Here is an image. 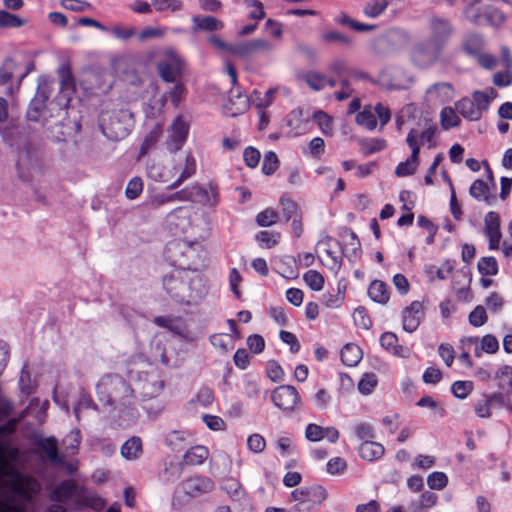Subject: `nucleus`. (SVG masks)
<instances>
[{"label":"nucleus","mask_w":512,"mask_h":512,"mask_svg":"<svg viewBox=\"0 0 512 512\" xmlns=\"http://www.w3.org/2000/svg\"><path fill=\"white\" fill-rule=\"evenodd\" d=\"M61 81L59 94L40 111V123L45 129L48 138L54 142L65 140L71 130L68 118V106L73 92V79L70 71L65 68L59 70Z\"/></svg>","instance_id":"nucleus-1"},{"label":"nucleus","mask_w":512,"mask_h":512,"mask_svg":"<svg viewBox=\"0 0 512 512\" xmlns=\"http://www.w3.org/2000/svg\"><path fill=\"white\" fill-rule=\"evenodd\" d=\"M18 422L19 419L12 418L0 425V476L8 478L10 489L15 494L29 500L33 481L12 465L19 458V450L11 446L9 437L15 432Z\"/></svg>","instance_id":"nucleus-2"},{"label":"nucleus","mask_w":512,"mask_h":512,"mask_svg":"<svg viewBox=\"0 0 512 512\" xmlns=\"http://www.w3.org/2000/svg\"><path fill=\"white\" fill-rule=\"evenodd\" d=\"M162 284L166 293L178 303L198 302L208 292L206 279L198 271L175 269L163 277Z\"/></svg>","instance_id":"nucleus-3"},{"label":"nucleus","mask_w":512,"mask_h":512,"mask_svg":"<svg viewBox=\"0 0 512 512\" xmlns=\"http://www.w3.org/2000/svg\"><path fill=\"white\" fill-rule=\"evenodd\" d=\"M133 124V114L126 109L103 112L99 120L103 135L111 141H119L128 136Z\"/></svg>","instance_id":"nucleus-4"},{"label":"nucleus","mask_w":512,"mask_h":512,"mask_svg":"<svg viewBox=\"0 0 512 512\" xmlns=\"http://www.w3.org/2000/svg\"><path fill=\"white\" fill-rule=\"evenodd\" d=\"M203 252L197 244H187L180 242L169 243L167 253L169 259L177 270H185L187 272L199 271V267L204 264V257L200 254Z\"/></svg>","instance_id":"nucleus-5"},{"label":"nucleus","mask_w":512,"mask_h":512,"mask_svg":"<svg viewBox=\"0 0 512 512\" xmlns=\"http://www.w3.org/2000/svg\"><path fill=\"white\" fill-rule=\"evenodd\" d=\"M444 49L428 38L416 40L409 51L412 64L420 69H428L435 65L442 57Z\"/></svg>","instance_id":"nucleus-6"},{"label":"nucleus","mask_w":512,"mask_h":512,"mask_svg":"<svg viewBox=\"0 0 512 512\" xmlns=\"http://www.w3.org/2000/svg\"><path fill=\"white\" fill-rule=\"evenodd\" d=\"M97 391L99 395L107 394L104 401L109 405L124 404V400L130 398L133 394L130 385L119 375H109L102 378L97 385Z\"/></svg>","instance_id":"nucleus-7"},{"label":"nucleus","mask_w":512,"mask_h":512,"mask_svg":"<svg viewBox=\"0 0 512 512\" xmlns=\"http://www.w3.org/2000/svg\"><path fill=\"white\" fill-rule=\"evenodd\" d=\"M55 84L56 82L53 78L47 76L39 77L36 94L31 100L26 113L29 121H40V111L47 105L45 103L49 99Z\"/></svg>","instance_id":"nucleus-8"},{"label":"nucleus","mask_w":512,"mask_h":512,"mask_svg":"<svg viewBox=\"0 0 512 512\" xmlns=\"http://www.w3.org/2000/svg\"><path fill=\"white\" fill-rule=\"evenodd\" d=\"M429 35L426 37L443 49L453 37L455 28L448 18L432 15L428 18Z\"/></svg>","instance_id":"nucleus-9"},{"label":"nucleus","mask_w":512,"mask_h":512,"mask_svg":"<svg viewBox=\"0 0 512 512\" xmlns=\"http://www.w3.org/2000/svg\"><path fill=\"white\" fill-rule=\"evenodd\" d=\"M271 399L276 407L285 413L295 412L300 405V396L294 386L280 385L271 394Z\"/></svg>","instance_id":"nucleus-10"},{"label":"nucleus","mask_w":512,"mask_h":512,"mask_svg":"<svg viewBox=\"0 0 512 512\" xmlns=\"http://www.w3.org/2000/svg\"><path fill=\"white\" fill-rule=\"evenodd\" d=\"M406 34L400 29H390L375 40V50L379 54H389L401 47Z\"/></svg>","instance_id":"nucleus-11"},{"label":"nucleus","mask_w":512,"mask_h":512,"mask_svg":"<svg viewBox=\"0 0 512 512\" xmlns=\"http://www.w3.org/2000/svg\"><path fill=\"white\" fill-rule=\"evenodd\" d=\"M272 44L264 39H253L246 42L234 44L233 54L248 59L259 53H268L272 50Z\"/></svg>","instance_id":"nucleus-12"},{"label":"nucleus","mask_w":512,"mask_h":512,"mask_svg":"<svg viewBox=\"0 0 512 512\" xmlns=\"http://www.w3.org/2000/svg\"><path fill=\"white\" fill-rule=\"evenodd\" d=\"M214 487V482L207 476L190 477L182 483L183 491L191 497L209 493Z\"/></svg>","instance_id":"nucleus-13"},{"label":"nucleus","mask_w":512,"mask_h":512,"mask_svg":"<svg viewBox=\"0 0 512 512\" xmlns=\"http://www.w3.org/2000/svg\"><path fill=\"white\" fill-rule=\"evenodd\" d=\"M188 131V123L184 121L181 116H178L170 127L171 143L168 144V149L170 152L175 153L181 149L182 145L187 139Z\"/></svg>","instance_id":"nucleus-14"},{"label":"nucleus","mask_w":512,"mask_h":512,"mask_svg":"<svg viewBox=\"0 0 512 512\" xmlns=\"http://www.w3.org/2000/svg\"><path fill=\"white\" fill-rule=\"evenodd\" d=\"M423 315L422 304L419 301H413L402 312L403 329L408 333L414 332L419 327Z\"/></svg>","instance_id":"nucleus-15"},{"label":"nucleus","mask_w":512,"mask_h":512,"mask_svg":"<svg viewBox=\"0 0 512 512\" xmlns=\"http://www.w3.org/2000/svg\"><path fill=\"white\" fill-rule=\"evenodd\" d=\"M41 160V152L38 148L33 147L30 144H27L23 147V149L19 153V158L17 161V167L27 168V169H37L39 167V163Z\"/></svg>","instance_id":"nucleus-16"},{"label":"nucleus","mask_w":512,"mask_h":512,"mask_svg":"<svg viewBox=\"0 0 512 512\" xmlns=\"http://www.w3.org/2000/svg\"><path fill=\"white\" fill-rule=\"evenodd\" d=\"M291 496H301L315 507L320 505L327 498V491L320 485H313L307 488L295 489Z\"/></svg>","instance_id":"nucleus-17"},{"label":"nucleus","mask_w":512,"mask_h":512,"mask_svg":"<svg viewBox=\"0 0 512 512\" xmlns=\"http://www.w3.org/2000/svg\"><path fill=\"white\" fill-rule=\"evenodd\" d=\"M193 27L192 30L194 32L205 31V32H214L222 30L224 27V23L217 19L214 16L206 15H195L192 17Z\"/></svg>","instance_id":"nucleus-18"},{"label":"nucleus","mask_w":512,"mask_h":512,"mask_svg":"<svg viewBox=\"0 0 512 512\" xmlns=\"http://www.w3.org/2000/svg\"><path fill=\"white\" fill-rule=\"evenodd\" d=\"M484 39L479 33H468L464 35L461 42V50L470 57L479 56L484 48Z\"/></svg>","instance_id":"nucleus-19"},{"label":"nucleus","mask_w":512,"mask_h":512,"mask_svg":"<svg viewBox=\"0 0 512 512\" xmlns=\"http://www.w3.org/2000/svg\"><path fill=\"white\" fill-rule=\"evenodd\" d=\"M37 447L43 451L47 459L53 464H62L63 460L59 456L58 441L55 437L40 438L36 442Z\"/></svg>","instance_id":"nucleus-20"},{"label":"nucleus","mask_w":512,"mask_h":512,"mask_svg":"<svg viewBox=\"0 0 512 512\" xmlns=\"http://www.w3.org/2000/svg\"><path fill=\"white\" fill-rule=\"evenodd\" d=\"M418 126L423 127V131L418 133L419 144L424 145L427 143L428 148H434L437 145L436 142V133L438 128L432 121L428 118H424L422 121L418 122Z\"/></svg>","instance_id":"nucleus-21"},{"label":"nucleus","mask_w":512,"mask_h":512,"mask_svg":"<svg viewBox=\"0 0 512 512\" xmlns=\"http://www.w3.org/2000/svg\"><path fill=\"white\" fill-rule=\"evenodd\" d=\"M359 455L366 461H374L381 458L385 452L382 444L375 441H364L358 448Z\"/></svg>","instance_id":"nucleus-22"},{"label":"nucleus","mask_w":512,"mask_h":512,"mask_svg":"<svg viewBox=\"0 0 512 512\" xmlns=\"http://www.w3.org/2000/svg\"><path fill=\"white\" fill-rule=\"evenodd\" d=\"M139 384L144 398L156 397L161 393L164 387V382L155 375H147Z\"/></svg>","instance_id":"nucleus-23"},{"label":"nucleus","mask_w":512,"mask_h":512,"mask_svg":"<svg viewBox=\"0 0 512 512\" xmlns=\"http://www.w3.org/2000/svg\"><path fill=\"white\" fill-rule=\"evenodd\" d=\"M340 356L344 365L354 367L361 361L363 353L358 345L347 343L341 349Z\"/></svg>","instance_id":"nucleus-24"},{"label":"nucleus","mask_w":512,"mask_h":512,"mask_svg":"<svg viewBox=\"0 0 512 512\" xmlns=\"http://www.w3.org/2000/svg\"><path fill=\"white\" fill-rule=\"evenodd\" d=\"M75 491V483L70 480H65L55 486L50 495V499L56 502H66L73 496Z\"/></svg>","instance_id":"nucleus-25"},{"label":"nucleus","mask_w":512,"mask_h":512,"mask_svg":"<svg viewBox=\"0 0 512 512\" xmlns=\"http://www.w3.org/2000/svg\"><path fill=\"white\" fill-rule=\"evenodd\" d=\"M209 456V450L202 445H196L188 449L183 455V462L186 465H201Z\"/></svg>","instance_id":"nucleus-26"},{"label":"nucleus","mask_w":512,"mask_h":512,"mask_svg":"<svg viewBox=\"0 0 512 512\" xmlns=\"http://www.w3.org/2000/svg\"><path fill=\"white\" fill-rule=\"evenodd\" d=\"M455 106L457 112L469 121H477L482 117L480 110L475 106V102L470 98H462Z\"/></svg>","instance_id":"nucleus-27"},{"label":"nucleus","mask_w":512,"mask_h":512,"mask_svg":"<svg viewBox=\"0 0 512 512\" xmlns=\"http://www.w3.org/2000/svg\"><path fill=\"white\" fill-rule=\"evenodd\" d=\"M370 299L376 303L385 305L389 301V292L386 284L380 280H374L368 287Z\"/></svg>","instance_id":"nucleus-28"},{"label":"nucleus","mask_w":512,"mask_h":512,"mask_svg":"<svg viewBox=\"0 0 512 512\" xmlns=\"http://www.w3.org/2000/svg\"><path fill=\"white\" fill-rule=\"evenodd\" d=\"M142 452V440L138 436H132L121 446V455L127 460L137 459Z\"/></svg>","instance_id":"nucleus-29"},{"label":"nucleus","mask_w":512,"mask_h":512,"mask_svg":"<svg viewBox=\"0 0 512 512\" xmlns=\"http://www.w3.org/2000/svg\"><path fill=\"white\" fill-rule=\"evenodd\" d=\"M207 195V191L198 184L186 187L182 190L176 191L170 194L171 202L173 201H193L195 196L204 197Z\"/></svg>","instance_id":"nucleus-30"},{"label":"nucleus","mask_w":512,"mask_h":512,"mask_svg":"<svg viewBox=\"0 0 512 512\" xmlns=\"http://www.w3.org/2000/svg\"><path fill=\"white\" fill-rule=\"evenodd\" d=\"M469 194L477 201L491 203L490 188L486 181L476 179L469 188Z\"/></svg>","instance_id":"nucleus-31"},{"label":"nucleus","mask_w":512,"mask_h":512,"mask_svg":"<svg viewBox=\"0 0 512 512\" xmlns=\"http://www.w3.org/2000/svg\"><path fill=\"white\" fill-rule=\"evenodd\" d=\"M497 92L493 88H489L487 91H475L472 95V100L475 102V106L480 110L481 115L484 111H487L491 101L496 97Z\"/></svg>","instance_id":"nucleus-32"},{"label":"nucleus","mask_w":512,"mask_h":512,"mask_svg":"<svg viewBox=\"0 0 512 512\" xmlns=\"http://www.w3.org/2000/svg\"><path fill=\"white\" fill-rule=\"evenodd\" d=\"M221 488L233 501H241L245 497V491L241 483L235 478H228L224 480Z\"/></svg>","instance_id":"nucleus-33"},{"label":"nucleus","mask_w":512,"mask_h":512,"mask_svg":"<svg viewBox=\"0 0 512 512\" xmlns=\"http://www.w3.org/2000/svg\"><path fill=\"white\" fill-rule=\"evenodd\" d=\"M484 224L486 236H502L500 230V216L497 212H488L485 215Z\"/></svg>","instance_id":"nucleus-34"},{"label":"nucleus","mask_w":512,"mask_h":512,"mask_svg":"<svg viewBox=\"0 0 512 512\" xmlns=\"http://www.w3.org/2000/svg\"><path fill=\"white\" fill-rule=\"evenodd\" d=\"M302 116L303 112L302 109L297 108L292 110L287 116H286V124L290 128V136H298L301 132V126H302Z\"/></svg>","instance_id":"nucleus-35"},{"label":"nucleus","mask_w":512,"mask_h":512,"mask_svg":"<svg viewBox=\"0 0 512 512\" xmlns=\"http://www.w3.org/2000/svg\"><path fill=\"white\" fill-rule=\"evenodd\" d=\"M162 134V126L160 124L155 125V127L145 136L141 147H140V156H144L147 152L155 146L158 142L160 136Z\"/></svg>","instance_id":"nucleus-36"},{"label":"nucleus","mask_w":512,"mask_h":512,"mask_svg":"<svg viewBox=\"0 0 512 512\" xmlns=\"http://www.w3.org/2000/svg\"><path fill=\"white\" fill-rule=\"evenodd\" d=\"M496 378L499 380L498 388L506 393H512V367L504 365L497 373Z\"/></svg>","instance_id":"nucleus-37"},{"label":"nucleus","mask_w":512,"mask_h":512,"mask_svg":"<svg viewBox=\"0 0 512 512\" xmlns=\"http://www.w3.org/2000/svg\"><path fill=\"white\" fill-rule=\"evenodd\" d=\"M388 0H371L363 8V14L369 18L380 16L387 8Z\"/></svg>","instance_id":"nucleus-38"},{"label":"nucleus","mask_w":512,"mask_h":512,"mask_svg":"<svg viewBox=\"0 0 512 512\" xmlns=\"http://www.w3.org/2000/svg\"><path fill=\"white\" fill-rule=\"evenodd\" d=\"M356 122L358 125L365 127L368 130L376 128L377 121L370 106H366L363 111L356 115Z\"/></svg>","instance_id":"nucleus-39"},{"label":"nucleus","mask_w":512,"mask_h":512,"mask_svg":"<svg viewBox=\"0 0 512 512\" xmlns=\"http://www.w3.org/2000/svg\"><path fill=\"white\" fill-rule=\"evenodd\" d=\"M189 433L183 430H172L165 436V444L172 448L176 449L183 445L188 439Z\"/></svg>","instance_id":"nucleus-40"},{"label":"nucleus","mask_w":512,"mask_h":512,"mask_svg":"<svg viewBox=\"0 0 512 512\" xmlns=\"http://www.w3.org/2000/svg\"><path fill=\"white\" fill-rule=\"evenodd\" d=\"M313 119L317 121L323 134L329 136L333 134V120L324 111H315L313 113Z\"/></svg>","instance_id":"nucleus-41"},{"label":"nucleus","mask_w":512,"mask_h":512,"mask_svg":"<svg viewBox=\"0 0 512 512\" xmlns=\"http://www.w3.org/2000/svg\"><path fill=\"white\" fill-rule=\"evenodd\" d=\"M418 131L415 128H412L407 137L406 143L411 149V155L409 157L410 161L419 164V154H420V144L418 143Z\"/></svg>","instance_id":"nucleus-42"},{"label":"nucleus","mask_w":512,"mask_h":512,"mask_svg":"<svg viewBox=\"0 0 512 512\" xmlns=\"http://www.w3.org/2000/svg\"><path fill=\"white\" fill-rule=\"evenodd\" d=\"M303 280L313 291H320L324 286V277L316 270H308L304 273Z\"/></svg>","instance_id":"nucleus-43"},{"label":"nucleus","mask_w":512,"mask_h":512,"mask_svg":"<svg viewBox=\"0 0 512 512\" xmlns=\"http://www.w3.org/2000/svg\"><path fill=\"white\" fill-rule=\"evenodd\" d=\"M478 271L481 275L494 276L498 273V264L494 257H482L478 262Z\"/></svg>","instance_id":"nucleus-44"},{"label":"nucleus","mask_w":512,"mask_h":512,"mask_svg":"<svg viewBox=\"0 0 512 512\" xmlns=\"http://www.w3.org/2000/svg\"><path fill=\"white\" fill-rule=\"evenodd\" d=\"M26 20L5 10H0V28H18L23 26Z\"/></svg>","instance_id":"nucleus-45"},{"label":"nucleus","mask_w":512,"mask_h":512,"mask_svg":"<svg viewBox=\"0 0 512 512\" xmlns=\"http://www.w3.org/2000/svg\"><path fill=\"white\" fill-rule=\"evenodd\" d=\"M441 125L443 129L448 130L457 127L460 119L451 107H445L441 111Z\"/></svg>","instance_id":"nucleus-46"},{"label":"nucleus","mask_w":512,"mask_h":512,"mask_svg":"<svg viewBox=\"0 0 512 512\" xmlns=\"http://www.w3.org/2000/svg\"><path fill=\"white\" fill-rule=\"evenodd\" d=\"M377 376L374 373H366L358 383V390L363 395H369L377 385Z\"/></svg>","instance_id":"nucleus-47"},{"label":"nucleus","mask_w":512,"mask_h":512,"mask_svg":"<svg viewBox=\"0 0 512 512\" xmlns=\"http://www.w3.org/2000/svg\"><path fill=\"white\" fill-rule=\"evenodd\" d=\"M473 390L472 381H455L451 386L452 394L459 399H465Z\"/></svg>","instance_id":"nucleus-48"},{"label":"nucleus","mask_w":512,"mask_h":512,"mask_svg":"<svg viewBox=\"0 0 512 512\" xmlns=\"http://www.w3.org/2000/svg\"><path fill=\"white\" fill-rule=\"evenodd\" d=\"M448 477L444 472L435 471L428 475L427 484L431 489L442 490L447 486Z\"/></svg>","instance_id":"nucleus-49"},{"label":"nucleus","mask_w":512,"mask_h":512,"mask_svg":"<svg viewBox=\"0 0 512 512\" xmlns=\"http://www.w3.org/2000/svg\"><path fill=\"white\" fill-rule=\"evenodd\" d=\"M453 271V265L450 261H445L439 268L434 265H430L426 268V273L433 278L434 275L440 279L444 280L447 278V275Z\"/></svg>","instance_id":"nucleus-50"},{"label":"nucleus","mask_w":512,"mask_h":512,"mask_svg":"<svg viewBox=\"0 0 512 512\" xmlns=\"http://www.w3.org/2000/svg\"><path fill=\"white\" fill-rule=\"evenodd\" d=\"M280 204L282 207L283 216L285 217V220L287 222L290 221L291 219H293L294 217L299 216L298 206L290 198H286V197L282 196L280 199Z\"/></svg>","instance_id":"nucleus-51"},{"label":"nucleus","mask_w":512,"mask_h":512,"mask_svg":"<svg viewBox=\"0 0 512 512\" xmlns=\"http://www.w3.org/2000/svg\"><path fill=\"white\" fill-rule=\"evenodd\" d=\"M157 70L160 77L167 83H173L176 79L177 68L168 62H159Z\"/></svg>","instance_id":"nucleus-52"},{"label":"nucleus","mask_w":512,"mask_h":512,"mask_svg":"<svg viewBox=\"0 0 512 512\" xmlns=\"http://www.w3.org/2000/svg\"><path fill=\"white\" fill-rule=\"evenodd\" d=\"M305 81L315 91L323 90L326 86V76L317 72L307 73Z\"/></svg>","instance_id":"nucleus-53"},{"label":"nucleus","mask_w":512,"mask_h":512,"mask_svg":"<svg viewBox=\"0 0 512 512\" xmlns=\"http://www.w3.org/2000/svg\"><path fill=\"white\" fill-rule=\"evenodd\" d=\"M279 160L275 152L269 151L265 154L262 162V172L265 175L273 174L278 168Z\"/></svg>","instance_id":"nucleus-54"},{"label":"nucleus","mask_w":512,"mask_h":512,"mask_svg":"<svg viewBox=\"0 0 512 512\" xmlns=\"http://www.w3.org/2000/svg\"><path fill=\"white\" fill-rule=\"evenodd\" d=\"M17 67L12 58H6L0 68V85L6 84L12 77Z\"/></svg>","instance_id":"nucleus-55"},{"label":"nucleus","mask_w":512,"mask_h":512,"mask_svg":"<svg viewBox=\"0 0 512 512\" xmlns=\"http://www.w3.org/2000/svg\"><path fill=\"white\" fill-rule=\"evenodd\" d=\"M143 181L140 177L132 178L125 189V195L128 199H136L142 193Z\"/></svg>","instance_id":"nucleus-56"},{"label":"nucleus","mask_w":512,"mask_h":512,"mask_svg":"<svg viewBox=\"0 0 512 512\" xmlns=\"http://www.w3.org/2000/svg\"><path fill=\"white\" fill-rule=\"evenodd\" d=\"M353 319L357 326L363 329H370L372 326V321L367 314V310L365 307L359 306L355 309L353 313Z\"/></svg>","instance_id":"nucleus-57"},{"label":"nucleus","mask_w":512,"mask_h":512,"mask_svg":"<svg viewBox=\"0 0 512 512\" xmlns=\"http://www.w3.org/2000/svg\"><path fill=\"white\" fill-rule=\"evenodd\" d=\"M354 432L359 440L364 441H373L375 438L374 428L369 423H360L355 426Z\"/></svg>","instance_id":"nucleus-58"},{"label":"nucleus","mask_w":512,"mask_h":512,"mask_svg":"<svg viewBox=\"0 0 512 512\" xmlns=\"http://www.w3.org/2000/svg\"><path fill=\"white\" fill-rule=\"evenodd\" d=\"M186 93V88L183 83L176 82L174 86L168 91V96L170 98L171 103L175 108H177L181 101L183 100Z\"/></svg>","instance_id":"nucleus-59"},{"label":"nucleus","mask_w":512,"mask_h":512,"mask_svg":"<svg viewBox=\"0 0 512 512\" xmlns=\"http://www.w3.org/2000/svg\"><path fill=\"white\" fill-rule=\"evenodd\" d=\"M278 214L273 209H265L256 216V223L260 227H269L277 220Z\"/></svg>","instance_id":"nucleus-60"},{"label":"nucleus","mask_w":512,"mask_h":512,"mask_svg":"<svg viewBox=\"0 0 512 512\" xmlns=\"http://www.w3.org/2000/svg\"><path fill=\"white\" fill-rule=\"evenodd\" d=\"M487 322V314L483 306H476L469 314V323L474 327H480Z\"/></svg>","instance_id":"nucleus-61"},{"label":"nucleus","mask_w":512,"mask_h":512,"mask_svg":"<svg viewBox=\"0 0 512 512\" xmlns=\"http://www.w3.org/2000/svg\"><path fill=\"white\" fill-rule=\"evenodd\" d=\"M291 499L295 502V504L290 509V512H317V507L306 501L303 497L291 496Z\"/></svg>","instance_id":"nucleus-62"},{"label":"nucleus","mask_w":512,"mask_h":512,"mask_svg":"<svg viewBox=\"0 0 512 512\" xmlns=\"http://www.w3.org/2000/svg\"><path fill=\"white\" fill-rule=\"evenodd\" d=\"M481 350L488 354H494L499 350V342L494 335L487 334L481 338Z\"/></svg>","instance_id":"nucleus-63"},{"label":"nucleus","mask_w":512,"mask_h":512,"mask_svg":"<svg viewBox=\"0 0 512 512\" xmlns=\"http://www.w3.org/2000/svg\"><path fill=\"white\" fill-rule=\"evenodd\" d=\"M324 429L317 424L310 423L306 426L305 437L308 441L318 442L324 438Z\"/></svg>","instance_id":"nucleus-64"}]
</instances>
